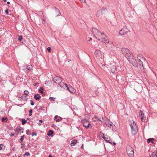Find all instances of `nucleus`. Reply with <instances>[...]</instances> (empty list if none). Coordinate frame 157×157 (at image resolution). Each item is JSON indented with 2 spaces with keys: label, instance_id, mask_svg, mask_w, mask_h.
Returning a JSON list of instances; mask_svg holds the SVG:
<instances>
[{
  "label": "nucleus",
  "instance_id": "nucleus-1",
  "mask_svg": "<svg viewBox=\"0 0 157 157\" xmlns=\"http://www.w3.org/2000/svg\"><path fill=\"white\" fill-rule=\"evenodd\" d=\"M126 151L129 157H133L134 155V148L129 145H127Z\"/></svg>",
  "mask_w": 157,
  "mask_h": 157
},
{
  "label": "nucleus",
  "instance_id": "nucleus-2",
  "mask_svg": "<svg viewBox=\"0 0 157 157\" xmlns=\"http://www.w3.org/2000/svg\"><path fill=\"white\" fill-rule=\"evenodd\" d=\"M129 125L131 128V132L132 135H135L138 132V129L136 125L135 122L133 121L132 123H130Z\"/></svg>",
  "mask_w": 157,
  "mask_h": 157
},
{
  "label": "nucleus",
  "instance_id": "nucleus-3",
  "mask_svg": "<svg viewBox=\"0 0 157 157\" xmlns=\"http://www.w3.org/2000/svg\"><path fill=\"white\" fill-rule=\"evenodd\" d=\"M121 51L123 54V55L127 58H128V57L131 56L132 57V54L131 53L130 51L127 48H123L121 49Z\"/></svg>",
  "mask_w": 157,
  "mask_h": 157
},
{
  "label": "nucleus",
  "instance_id": "nucleus-4",
  "mask_svg": "<svg viewBox=\"0 0 157 157\" xmlns=\"http://www.w3.org/2000/svg\"><path fill=\"white\" fill-rule=\"evenodd\" d=\"M128 57L127 59L129 63H131L135 67H138V63L135 59L134 56L132 55V57L131 56Z\"/></svg>",
  "mask_w": 157,
  "mask_h": 157
},
{
  "label": "nucleus",
  "instance_id": "nucleus-5",
  "mask_svg": "<svg viewBox=\"0 0 157 157\" xmlns=\"http://www.w3.org/2000/svg\"><path fill=\"white\" fill-rule=\"evenodd\" d=\"M99 35L100 36H100L101 38L98 39V40L101 42H103L105 43L106 44L108 43L109 41L108 40V38L106 37L105 35L103 33H101H101L99 34Z\"/></svg>",
  "mask_w": 157,
  "mask_h": 157
},
{
  "label": "nucleus",
  "instance_id": "nucleus-6",
  "mask_svg": "<svg viewBox=\"0 0 157 157\" xmlns=\"http://www.w3.org/2000/svg\"><path fill=\"white\" fill-rule=\"evenodd\" d=\"M117 81L118 82L121 84H123L124 82L125 79L124 77L120 75H118L116 76Z\"/></svg>",
  "mask_w": 157,
  "mask_h": 157
},
{
  "label": "nucleus",
  "instance_id": "nucleus-7",
  "mask_svg": "<svg viewBox=\"0 0 157 157\" xmlns=\"http://www.w3.org/2000/svg\"><path fill=\"white\" fill-rule=\"evenodd\" d=\"M82 122L84 126L86 128H88L91 125L89 122L86 119H84L82 120Z\"/></svg>",
  "mask_w": 157,
  "mask_h": 157
},
{
  "label": "nucleus",
  "instance_id": "nucleus-8",
  "mask_svg": "<svg viewBox=\"0 0 157 157\" xmlns=\"http://www.w3.org/2000/svg\"><path fill=\"white\" fill-rule=\"evenodd\" d=\"M63 79L60 77L56 76L53 78V80L54 82L57 84H59L63 80Z\"/></svg>",
  "mask_w": 157,
  "mask_h": 157
},
{
  "label": "nucleus",
  "instance_id": "nucleus-9",
  "mask_svg": "<svg viewBox=\"0 0 157 157\" xmlns=\"http://www.w3.org/2000/svg\"><path fill=\"white\" fill-rule=\"evenodd\" d=\"M107 9L106 8L103 7L98 12L97 15L98 16H99L105 13V11H106Z\"/></svg>",
  "mask_w": 157,
  "mask_h": 157
},
{
  "label": "nucleus",
  "instance_id": "nucleus-10",
  "mask_svg": "<svg viewBox=\"0 0 157 157\" xmlns=\"http://www.w3.org/2000/svg\"><path fill=\"white\" fill-rule=\"evenodd\" d=\"M129 31L128 29L126 27L123 28L120 31L119 34L122 35L126 34Z\"/></svg>",
  "mask_w": 157,
  "mask_h": 157
},
{
  "label": "nucleus",
  "instance_id": "nucleus-11",
  "mask_svg": "<svg viewBox=\"0 0 157 157\" xmlns=\"http://www.w3.org/2000/svg\"><path fill=\"white\" fill-rule=\"evenodd\" d=\"M66 86L67 87V89L69 90L71 93H74L75 92L76 90L73 87L71 86L68 87L67 85L66 84H65Z\"/></svg>",
  "mask_w": 157,
  "mask_h": 157
},
{
  "label": "nucleus",
  "instance_id": "nucleus-12",
  "mask_svg": "<svg viewBox=\"0 0 157 157\" xmlns=\"http://www.w3.org/2000/svg\"><path fill=\"white\" fill-rule=\"evenodd\" d=\"M91 31L93 34H97L99 36H100L99 34L101 33L100 31H99L98 29L94 28H92Z\"/></svg>",
  "mask_w": 157,
  "mask_h": 157
},
{
  "label": "nucleus",
  "instance_id": "nucleus-13",
  "mask_svg": "<svg viewBox=\"0 0 157 157\" xmlns=\"http://www.w3.org/2000/svg\"><path fill=\"white\" fill-rule=\"evenodd\" d=\"M107 137H105V136H103L102 137V138L104 139V140L107 141V142L108 143H110L111 144H112V141H110L109 140V138H108V136L106 135Z\"/></svg>",
  "mask_w": 157,
  "mask_h": 157
},
{
  "label": "nucleus",
  "instance_id": "nucleus-14",
  "mask_svg": "<svg viewBox=\"0 0 157 157\" xmlns=\"http://www.w3.org/2000/svg\"><path fill=\"white\" fill-rule=\"evenodd\" d=\"M32 69V66L30 65H29L25 67L23 69V70L25 72H29V71Z\"/></svg>",
  "mask_w": 157,
  "mask_h": 157
},
{
  "label": "nucleus",
  "instance_id": "nucleus-15",
  "mask_svg": "<svg viewBox=\"0 0 157 157\" xmlns=\"http://www.w3.org/2000/svg\"><path fill=\"white\" fill-rule=\"evenodd\" d=\"M140 115L141 117V121H145V118H144V114L141 110L140 111Z\"/></svg>",
  "mask_w": 157,
  "mask_h": 157
},
{
  "label": "nucleus",
  "instance_id": "nucleus-16",
  "mask_svg": "<svg viewBox=\"0 0 157 157\" xmlns=\"http://www.w3.org/2000/svg\"><path fill=\"white\" fill-rule=\"evenodd\" d=\"M34 98L36 100H39L41 98V96L38 94H36L34 95Z\"/></svg>",
  "mask_w": 157,
  "mask_h": 157
},
{
  "label": "nucleus",
  "instance_id": "nucleus-17",
  "mask_svg": "<svg viewBox=\"0 0 157 157\" xmlns=\"http://www.w3.org/2000/svg\"><path fill=\"white\" fill-rule=\"evenodd\" d=\"M106 125L109 127H110L111 126H112L113 123L112 122L109 120L108 121L106 122H105Z\"/></svg>",
  "mask_w": 157,
  "mask_h": 157
},
{
  "label": "nucleus",
  "instance_id": "nucleus-18",
  "mask_svg": "<svg viewBox=\"0 0 157 157\" xmlns=\"http://www.w3.org/2000/svg\"><path fill=\"white\" fill-rule=\"evenodd\" d=\"M101 52L98 50H96L95 52V55L96 56L99 57L100 55L101 54Z\"/></svg>",
  "mask_w": 157,
  "mask_h": 157
},
{
  "label": "nucleus",
  "instance_id": "nucleus-19",
  "mask_svg": "<svg viewBox=\"0 0 157 157\" xmlns=\"http://www.w3.org/2000/svg\"><path fill=\"white\" fill-rule=\"evenodd\" d=\"M77 143V141L76 140H74L72 141L71 143V146H74Z\"/></svg>",
  "mask_w": 157,
  "mask_h": 157
},
{
  "label": "nucleus",
  "instance_id": "nucleus-20",
  "mask_svg": "<svg viewBox=\"0 0 157 157\" xmlns=\"http://www.w3.org/2000/svg\"><path fill=\"white\" fill-rule=\"evenodd\" d=\"M44 90V89L42 87H41L38 90L39 92L41 94L44 95L45 94L43 92V90Z\"/></svg>",
  "mask_w": 157,
  "mask_h": 157
},
{
  "label": "nucleus",
  "instance_id": "nucleus-21",
  "mask_svg": "<svg viewBox=\"0 0 157 157\" xmlns=\"http://www.w3.org/2000/svg\"><path fill=\"white\" fill-rule=\"evenodd\" d=\"M53 133H54V132L53 130H49L48 131V132L47 134V135L48 136H52V134H53Z\"/></svg>",
  "mask_w": 157,
  "mask_h": 157
},
{
  "label": "nucleus",
  "instance_id": "nucleus-22",
  "mask_svg": "<svg viewBox=\"0 0 157 157\" xmlns=\"http://www.w3.org/2000/svg\"><path fill=\"white\" fill-rule=\"evenodd\" d=\"M154 139L153 138H149L147 140V142L148 143H149L150 142L153 143V141Z\"/></svg>",
  "mask_w": 157,
  "mask_h": 157
},
{
  "label": "nucleus",
  "instance_id": "nucleus-23",
  "mask_svg": "<svg viewBox=\"0 0 157 157\" xmlns=\"http://www.w3.org/2000/svg\"><path fill=\"white\" fill-rule=\"evenodd\" d=\"M56 11L57 13L56 14V16H58L60 15V11L59 9H57L56 8L55 10Z\"/></svg>",
  "mask_w": 157,
  "mask_h": 157
},
{
  "label": "nucleus",
  "instance_id": "nucleus-24",
  "mask_svg": "<svg viewBox=\"0 0 157 157\" xmlns=\"http://www.w3.org/2000/svg\"><path fill=\"white\" fill-rule=\"evenodd\" d=\"M5 147L3 144H0V150L4 149Z\"/></svg>",
  "mask_w": 157,
  "mask_h": 157
},
{
  "label": "nucleus",
  "instance_id": "nucleus-25",
  "mask_svg": "<svg viewBox=\"0 0 157 157\" xmlns=\"http://www.w3.org/2000/svg\"><path fill=\"white\" fill-rule=\"evenodd\" d=\"M8 120V118L7 117H3L2 120V121L3 122H5L7 121Z\"/></svg>",
  "mask_w": 157,
  "mask_h": 157
},
{
  "label": "nucleus",
  "instance_id": "nucleus-26",
  "mask_svg": "<svg viewBox=\"0 0 157 157\" xmlns=\"http://www.w3.org/2000/svg\"><path fill=\"white\" fill-rule=\"evenodd\" d=\"M138 64H139V65L140 66H142V67H144L143 65V62L141 61V60L140 59H139Z\"/></svg>",
  "mask_w": 157,
  "mask_h": 157
},
{
  "label": "nucleus",
  "instance_id": "nucleus-27",
  "mask_svg": "<svg viewBox=\"0 0 157 157\" xmlns=\"http://www.w3.org/2000/svg\"><path fill=\"white\" fill-rule=\"evenodd\" d=\"M21 122L22 125H24L27 122V121L24 119H22L21 120Z\"/></svg>",
  "mask_w": 157,
  "mask_h": 157
},
{
  "label": "nucleus",
  "instance_id": "nucleus-28",
  "mask_svg": "<svg viewBox=\"0 0 157 157\" xmlns=\"http://www.w3.org/2000/svg\"><path fill=\"white\" fill-rule=\"evenodd\" d=\"M94 117L96 119H97V120H95V121H100L101 122L102 121L100 119V118L98 117L97 116H95Z\"/></svg>",
  "mask_w": 157,
  "mask_h": 157
},
{
  "label": "nucleus",
  "instance_id": "nucleus-29",
  "mask_svg": "<svg viewBox=\"0 0 157 157\" xmlns=\"http://www.w3.org/2000/svg\"><path fill=\"white\" fill-rule=\"evenodd\" d=\"M29 94V92L28 90H25L24 91V94L26 95H28Z\"/></svg>",
  "mask_w": 157,
  "mask_h": 157
},
{
  "label": "nucleus",
  "instance_id": "nucleus-30",
  "mask_svg": "<svg viewBox=\"0 0 157 157\" xmlns=\"http://www.w3.org/2000/svg\"><path fill=\"white\" fill-rule=\"evenodd\" d=\"M25 144L22 143L21 144V148L22 149H23L25 148Z\"/></svg>",
  "mask_w": 157,
  "mask_h": 157
},
{
  "label": "nucleus",
  "instance_id": "nucleus-31",
  "mask_svg": "<svg viewBox=\"0 0 157 157\" xmlns=\"http://www.w3.org/2000/svg\"><path fill=\"white\" fill-rule=\"evenodd\" d=\"M150 157H157V155L154 153L152 154Z\"/></svg>",
  "mask_w": 157,
  "mask_h": 157
},
{
  "label": "nucleus",
  "instance_id": "nucleus-32",
  "mask_svg": "<svg viewBox=\"0 0 157 157\" xmlns=\"http://www.w3.org/2000/svg\"><path fill=\"white\" fill-rule=\"evenodd\" d=\"M24 135L23 136H21V138L20 139V141H21V142H20V143H21L23 141V140L24 139Z\"/></svg>",
  "mask_w": 157,
  "mask_h": 157
},
{
  "label": "nucleus",
  "instance_id": "nucleus-33",
  "mask_svg": "<svg viewBox=\"0 0 157 157\" xmlns=\"http://www.w3.org/2000/svg\"><path fill=\"white\" fill-rule=\"evenodd\" d=\"M49 98L51 101H55L56 99L54 97H50Z\"/></svg>",
  "mask_w": 157,
  "mask_h": 157
},
{
  "label": "nucleus",
  "instance_id": "nucleus-34",
  "mask_svg": "<svg viewBox=\"0 0 157 157\" xmlns=\"http://www.w3.org/2000/svg\"><path fill=\"white\" fill-rule=\"evenodd\" d=\"M107 119V118L106 117H103L102 118V120H101L102 121H103V122H104L106 121Z\"/></svg>",
  "mask_w": 157,
  "mask_h": 157
},
{
  "label": "nucleus",
  "instance_id": "nucleus-35",
  "mask_svg": "<svg viewBox=\"0 0 157 157\" xmlns=\"http://www.w3.org/2000/svg\"><path fill=\"white\" fill-rule=\"evenodd\" d=\"M22 39V37L21 36H19V38L18 39V40L21 41Z\"/></svg>",
  "mask_w": 157,
  "mask_h": 157
},
{
  "label": "nucleus",
  "instance_id": "nucleus-36",
  "mask_svg": "<svg viewBox=\"0 0 157 157\" xmlns=\"http://www.w3.org/2000/svg\"><path fill=\"white\" fill-rule=\"evenodd\" d=\"M21 130V129H20V128H17L16 129L15 131V132H19Z\"/></svg>",
  "mask_w": 157,
  "mask_h": 157
},
{
  "label": "nucleus",
  "instance_id": "nucleus-37",
  "mask_svg": "<svg viewBox=\"0 0 157 157\" xmlns=\"http://www.w3.org/2000/svg\"><path fill=\"white\" fill-rule=\"evenodd\" d=\"M28 95H25V96H24V98H23V100H25L27 101V100L28 99V97H27Z\"/></svg>",
  "mask_w": 157,
  "mask_h": 157
},
{
  "label": "nucleus",
  "instance_id": "nucleus-38",
  "mask_svg": "<svg viewBox=\"0 0 157 157\" xmlns=\"http://www.w3.org/2000/svg\"><path fill=\"white\" fill-rule=\"evenodd\" d=\"M32 112H33V110H32V109H30L29 110V116H31L32 115Z\"/></svg>",
  "mask_w": 157,
  "mask_h": 157
},
{
  "label": "nucleus",
  "instance_id": "nucleus-39",
  "mask_svg": "<svg viewBox=\"0 0 157 157\" xmlns=\"http://www.w3.org/2000/svg\"><path fill=\"white\" fill-rule=\"evenodd\" d=\"M30 154L29 152H26L24 155V156H29Z\"/></svg>",
  "mask_w": 157,
  "mask_h": 157
},
{
  "label": "nucleus",
  "instance_id": "nucleus-40",
  "mask_svg": "<svg viewBox=\"0 0 157 157\" xmlns=\"http://www.w3.org/2000/svg\"><path fill=\"white\" fill-rule=\"evenodd\" d=\"M30 132L29 130H27L26 131V134H27V135H30Z\"/></svg>",
  "mask_w": 157,
  "mask_h": 157
},
{
  "label": "nucleus",
  "instance_id": "nucleus-41",
  "mask_svg": "<svg viewBox=\"0 0 157 157\" xmlns=\"http://www.w3.org/2000/svg\"><path fill=\"white\" fill-rule=\"evenodd\" d=\"M112 67L113 68V70H111V71H112V72H113V71H115V67L114 66H113Z\"/></svg>",
  "mask_w": 157,
  "mask_h": 157
},
{
  "label": "nucleus",
  "instance_id": "nucleus-42",
  "mask_svg": "<svg viewBox=\"0 0 157 157\" xmlns=\"http://www.w3.org/2000/svg\"><path fill=\"white\" fill-rule=\"evenodd\" d=\"M47 50L48 52H50L51 51V48L50 47H48L47 48Z\"/></svg>",
  "mask_w": 157,
  "mask_h": 157
},
{
  "label": "nucleus",
  "instance_id": "nucleus-43",
  "mask_svg": "<svg viewBox=\"0 0 157 157\" xmlns=\"http://www.w3.org/2000/svg\"><path fill=\"white\" fill-rule=\"evenodd\" d=\"M31 135L32 136H36L37 135V134L36 133L33 132L32 133Z\"/></svg>",
  "mask_w": 157,
  "mask_h": 157
},
{
  "label": "nucleus",
  "instance_id": "nucleus-44",
  "mask_svg": "<svg viewBox=\"0 0 157 157\" xmlns=\"http://www.w3.org/2000/svg\"><path fill=\"white\" fill-rule=\"evenodd\" d=\"M30 102H31V105H34V102L32 100H30Z\"/></svg>",
  "mask_w": 157,
  "mask_h": 157
},
{
  "label": "nucleus",
  "instance_id": "nucleus-45",
  "mask_svg": "<svg viewBox=\"0 0 157 157\" xmlns=\"http://www.w3.org/2000/svg\"><path fill=\"white\" fill-rule=\"evenodd\" d=\"M5 13H6V14H9V12L7 9L5 11Z\"/></svg>",
  "mask_w": 157,
  "mask_h": 157
},
{
  "label": "nucleus",
  "instance_id": "nucleus-46",
  "mask_svg": "<svg viewBox=\"0 0 157 157\" xmlns=\"http://www.w3.org/2000/svg\"><path fill=\"white\" fill-rule=\"evenodd\" d=\"M14 135V133H11L10 134V136L11 137L13 136Z\"/></svg>",
  "mask_w": 157,
  "mask_h": 157
},
{
  "label": "nucleus",
  "instance_id": "nucleus-47",
  "mask_svg": "<svg viewBox=\"0 0 157 157\" xmlns=\"http://www.w3.org/2000/svg\"><path fill=\"white\" fill-rule=\"evenodd\" d=\"M80 1H81L82 2H84L85 3H86V0H79Z\"/></svg>",
  "mask_w": 157,
  "mask_h": 157
},
{
  "label": "nucleus",
  "instance_id": "nucleus-48",
  "mask_svg": "<svg viewBox=\"0 0 157 157\" xmlns=\"http://www.w3.org/2000/svg\"><path fill=\"white\" fill-rule=\"evenodd\" d=\"M55 120L56 121V122H59V119H57Z\"/></svg>",
  "mask_w": 157,
  "mask_h": 157
},
{
  "label": "nucleus",
  "instance_id": "nucleus-49",
  "mask_svg": "<svg viewBox=\"0 0 157 157\" xmlns=\"http://www.w3.org/2000/svg\"><path fill=\"white\" fill-rule=\"evenodd\" d=\"M100 134L101 136L102 135L103 136H104V133H102V132H100Z\"/></svg>",
  "mask_w": 157,
  "mask_h": 157
},
{
  "label": "nucleus",
  "instance_id": "nucleus-50",
  "mask_svg": "<svg viewBox=\"0 0 157 157\" xmlns=\"http://www.w3.org/2000/svg\"><path fill=\"white\" fill-rule=\"evenodd\" d=\"M38 84V83L37 82H36L33 85L34 86H36V85H37Z\"/></svg>",
  "mask_w": 157,
  "mask_h": 157
},
{
  "label": "nucleus",
  "instance_id": "nucleus-51",
  "mask_svg": "<svg viewBox=\"0 0 157 157\" xmlns=\"http://www.w3.org/2000/svg\"><path fill=\"white\" fill-rule=\"evenodd\" d=\"M58 117V116L56 115V116L55 117H54V119L55 120L56 119H57V117Z\"/></svg>",
  "mask_w": 157,
  "mask_h": 157
},
{
  "label": "nucleus",
  "instance_id": "nucleus-52",
  "mask_svg": "<svg viewBox=\"0 0 157 157\" xmlns=\"http://www.w3.org/2000/svg\"><path fill=\"white\" fill-rule=\"evenodd\" d=\"M92 40V38L90 37L89 38L88 41H90L91 40Z\"/></svg>",
  "mask_w": 157,
  "mask_h": 157
},
{
  "label": "nucleus",
  "instance_id": "nucleus-53",
  "mask_svg": "<svg viewBox=\"0 0 157 157\" xmlns=\"http://www.w3.org/2000/svg\"><path fill=\"white\" fill-rule=\"evenodd\" d=\"M59 117V121H61L62 120V118L61 117Z\"/></svg>",
  "mask_w": 157,
  "mask_h": 157
},
{
  "label": "nucleus",
  "instance_id": "nucleus-54",
  "mask_svg": "<svg viewBox=\"0 0 157 157\" xmlns=\"http://www.w3.org/2000/svg\"><path fill=\"white\" fill-rule=\"evenodd\" d=\"M21 98L22 99H23V98H24V96L23 95L22 96H21Z\"/></svg>",
  "mask_w": 157,
  "mask_h": 157
},
{
  "label": "nucleus",
  "instance_id": "nucleus-55",
  "mask_svg": "<svg viewBox=\"0 0 157 157\" xmlns=\"http://www.w3.org/2000/svg\"><path fill=\"white\" fill-rule=\"evenodd\" d=\"M37 124H38V125L39 126H40V125H41V124L39 122L37 123Z\"/></svg>",
  "mask_w": 157,
  "mask_h": 157
},
{
  "label": "nucleus",
  "instance_id": "nucleus-56",
  "mask_svg": "<svg viewBox=\"0 0 157 157\" xmlns=\"http://www.w3.org/2000/svg\"><path fill=\"white\" fill-rule=\"evenodd\" d=\"M39 110H42V107H40V109H39Z\"/></svg>",
  "mask_w": 157,
  "mask_h": 157
},
{
  "label": "nucleus",
  "instance_id": "nucleus-57",
  "mask_svg": "<svg viewBox=\"0 0 157 157\" xmlns=\"http://www.w3.org/2000/svg\"><path fill=\"white\" fill-rule=\"evenodd\" d=\"M39 121L40 122H41V123H42V122H43V121L42 120H40Z\"/></svg>",
  "mask_w": 157,
  "mask_h": 157
},
{
  "label": "nucleus",
  "instance_id": "nucleus-58",
  "mask_svg": "<svg viewBox=\"0 0 157 157\" xmlns=\"http://www.w3.org/2000/svg\"><path fill=\"white\" fill-rule=\"evenodd\" d=\"M83 144L82 145V146H81V148L82 149V148H83Z\"/></svg>",
  "mask_w": 157,
  "mask_h": 157
},
{
  "label": "nucleus",
  "instance_id": "nucleus-59",
  "mask_svg": "<svg viewBox=\"0 0 157 157\" xmlns=\"http://www.w3.org/2000/svg\"><path fill=\"white\" fill-rule=\"evenodd\" d=\"M48 157H54L52 156L51 155H49Z\"/></svg>",
  "mask_w": 157,
  "mask_h": 157
},
{
  "label": "nucleus",
  "instance_id": "nucleus-60",
  "mask_svg": "<svg viewBox=\"0 0 157 157\" xmlns=\"http://www.w3.org/2000/svg\"><path fill=\"white\" fill-rule=\"evenodd\" d=\"M113 144L114 145L116 144V143L115 142H113Z\"/></svg>",
  "mask_w": 157,
  "mask_h": 157
},
{
  "label": "nucleus",
  "instance_id": "nucleus-61",
  "mask_svg": "<svg viewBox=\"0 0 157 157\" xmlns=\"http://www.w3.org/2000/svg\"><path fill=\"white\" fill-rule=\"evenodd\" d=\"M7 4H10V2H7Z\"/></svg>",
  "mask_w": 157,
  "mask_h": 157
},
{
  "label": "nucleus",
  "instance_id": "nucleus-62",
  "mask_svg": "<svg viewBox=\"0 0 157 157\" xmlns=\"http://www.w3.org/2000/svg\"><path fill=\"white\" fill-rule=\"evenodd\" d=\"M19 132H16V133H17V134H19Z\"/></svg>",
  "mask_w": 157,
  "mask_h": 157
},
{
  "label": "nucleus",
  "instance_id": "nucleus-63",
  "mask_svg": "<svg viewBox=\"0 0 157 157\" xmlns=\"http://www.w3.org/2000/svg\"><path fill=\"white\" fill-rule=\"evenodd\" d=\"M43 21H44H44H43V23H45V21H44V20H43Z\"/></svg>",
  "mask_w": 157,
  "mask_h": 157
},
{
  "label": "nucleus",
  "instance_id": "nucleus-64",
  "mask_svg": "<svg viewBox=\"0 0 157 157\" xmlns=\"http://www.w3.org/2000/svg\"><path fill=\"white\" fill-rule=\"evenodd\" d=\"M35 109H37V106L35 107Z\"/></svg>",
  "mask_w": 157,
  "mask_h": 157
}]
</instances>
